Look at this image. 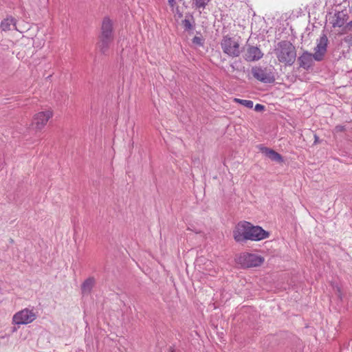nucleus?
Here are the masks:
<instances>
[{
    "label": "nucleus",
    "instance_id": "1",
    "mask_svg": "<svg viewBox=\"0 0 352 352\" xmlns=\"http://www.w3.org/2000/svg\"><path fill=\"white\" fill-rule=\"evenodd\" d=\"M274 53L278 60L285 65H292L296 58V47L288 41L279 42L274 50Z\"/></svg>",
    "mask_w": 352,
    "mask_h": 352
},
{
    "label": "nucleus",
    "instance_id": "2",
    "mask_svg": "<svg viewBox=\"0 0 352 352\" xmlns=\"http://www.w3.org/2000/svg\"><path fill=\"white\" fill-rule=\"evenodd\" d=\"M114 38L113 23L109 17H104L101 25V30L98 47L102 53H105L109 48L110 44Z\"/></svg>",
    "mask_w": 352,
    "mask_h": 352
},
{
    "label": "nucleus",
    "instance_id": "3",
    "mask_svg": "<svg viewBox=\"0 0 352 352\" xmlns=\"http://www.w3.org/2000/svg\"><path fill=\"white\" fill-rule=\"evenodd\" d=\"M54 111L47 108L33 114L29 129L35 133L42 132L47 125L48 122L54 117Z\"/></svg>",
    "mask_w": 352,
    "mask_h": 352
},
{
    "label": "nucleus",
    "instance_id": "4",
    "mask_svg": "<svg viewBox=\"0 0 352 352\" xmlns=\"http://www.w3.org/2000/svg\"><path fill=\"white\" fill-rule=\"evenodd\" d=\"M221 49L224 54L231 57H238L241 54L239 39L229 35L224 36L221 42Z\"/></svg>",
    "mask_w": 352,
    "mask_h": 352
},
{
    "label": "nucleus",
    "instance_id": "5",
    "mask_svg": "<svg viewBox=\"0 0 352 352\" xmlns=\"http://www.w3.org/2000/svg\"><path fill=\"white\" fill-rule=\"evenodd\" d=\"M238 261L243 267L250 268L261 266L265 258L261 255L244 252L239 256Z\"/></svg>",
    "mask_w": 352,
    "mask_h": 352
},
{
    "label": "nucleus",
    "instance_id": "6",
    "mask_svg": "<svg viewBox=\"0 0 352 352\" xmlns=\"http://www.w3.org/2000/svg\"><path fill=\"white\" fill-rule=\"evenodd\" d=\"M250 223L246 221L239 222L234 227L232 235L235 241L238 243L248 241Z\"/></svg>",
    "mask_w": 352,
    "mask_h": 352
},
{
    "label": "nucleus",
    "instance_id": "7",
    "mask_svg": "<svg viewBox=\"0 0 352 352\" xmlns=\"http://www.w3.org/2000/svg\"><path fill=\"white\" fill-rule=\"evenodd\" d=\"M36 319V315L32 309L25 308L12 317V322L16 324H28L32 323Z\"/></svg>",
    "mask_w": 352,
    "mask_h": 352
},
{
    "label": "nucleus",
    "instance_id": "8",
    "mask_svg": "<svg viewBox=\"0 0 352 352\" xmlns=\"http://www.w3.org/2000/svg\"><path fill=\"white\" fill-rule=\"evenodd\" d=\"M270 236V233L263 230L261 226H253L250 223L248 241H259Z\"/></svg>",
    "mask_w": 352,
    "mask_h": 352
},
{
    "label": "nucleus",
    "instance_id": "9",
    "mask_svg": "<svg viewBox=\"0 0 352 352\" xmlns=\"http://www.w3.org/2000/svg\"><path fill=\"white\" fill-rule=\"evenodd\" d=\"M328 39L326 35L322 36L318 41L317 45L314 49V53L313 58L317 60L320 61L323 59L326 52L327 47Z\"/></svg>",
    "mask_w": 352,
    "mask_h": 352
},
{
    "label": "nucleus",
    "instance_id": "10",
    "mask_svg": "<svg viewBox=\"0 0 352 352\" xmlns=\"http://www.w3.org/2000/svg\"><path fill=\"white\" fill-rule=\"evenodd\" d=\"M252 74L259 81L263 82H272L274 81V76L271 72H268L267 69L254 67L252 69Z\"/></svg>",
    "mask_w": 352,
    "mask_h": 352
},
{
    "label": "nucleus",
    "instance_id": "11",
    "mask_svg": "<svg viewBox=\"0 0 352 352\" xmlns=\"http://www.w3.org/2000/svg\"><path fill=\"white\" fill-rule=\"evenodd\" d=\"M263 56V54L258 47L250 46L246 50L245 58L248 61H256L261 59Z\"/></svg>",
    "mask_w": 352,
    "mask_h": 352
},
{
    "label": "nucleus",
    "instance_id": "12",
    "mask_svg": "<svg viewBox=\"0 0 352 352\" xmlns=\"http://www.w3.org/2000/svg\"><path fill=\"white\" fill-rule=\"evenodd\" d=\"M261 151L273 161L278 162H283V157L279 153L271 148L267 147H261Z\"/></svg>",
    "mask_w": 352,
    "mask_h": 352
},
{
    "label": "nucleus",
    "instance_id": "13",
    "mask_svg": "<svg viewBox=\"0 0 352 352\" xmlns=\"http://www.w3.org/2000/svg\"><path fill=\"white\" fill-rule=\"evenodd\" d=\"M96 283L94 277H89L81 285V290L83 294H89Z\"/></svg>",
    "mask_w": 352,
    "mask_h": 352
},
{
    "label": "nucleus",
    "instance_id": "14",
    "mask_svg": "<svg viewBox=\"0 0 352 352\" xmlns=\"http://www.w3.org/2000/svg\"><path fill=\"white\" fill-rule=\"evenodd\" d=\"M313 55L310 53H303L299 58L300 66L306 69L311 65V58Z\"/></svg>",
    "mask_w": 352,
    "mask_h": 352
},
{
    "label": "nucleus",
    "instance_id": "15",
    "mask_svg": "<svg viewBox=\"0 0 352 352\" xmlns=\"http://www.w3.org/2000/svg\"><path fill=\"white\" fill-rule=\"evenodd\" d=\"M1 28L3 31H9L12 28H16V21L12 17L6 18L2 21L1 23Z\"/></svg>",
    "mask_w": 352,
    "mask_h": 352
},
{
    "label": "nucleus",
    "instance_id": "16",
    "mask_svg": "<svg viewBox=\"0 0 352 352\" xmlns=\"http://www.w3.org/2000/svg\"><path fill=\"white\" fill-rule=\"evenodd\" d=\"M233 101L236 103L241 104L249 109H252L253 107V102L252 100H242L237 98H234L233 99Z\"/></svg>",
    "mask_w": 352,
    "mask_h": 352
},
{
    "label": "nucleus",
    "instance_id": "17",
    "mask_svg": "<svg viewBox=\"0 0 352 352\" xmlns=\"http://www.w3.org/2000/svg\"><path fill=\"white\" fill-rule=\"evenodd\" d=\"M194 21L192 18L191 19L186 18L182 21V25L186 30H190L193 28Z\"/></svg>",
    "mask_w": 352,
    "mask_h": 352
},
{
    "label": "nucleus",
    "instance_id": "18",
    "mask_svg": "<svg viewBox=\"0 0 352 352\" xmlns=\"http://www.w3.org/2000/svg\"><path fill=\"white\" fill-rule=\"evenodd\" d=\"M210 0H194V3L197 8H204Z\"/></svg>",
    "mask_w": 352,
    "mask_h": 352
},
{
    "label": "nucleus",
    "instance_id": "19",
    "mask_svg": "<svg viewBox=\"0 0 352 352\" xmlns=\"http://www.w3.org/2000/svg\"><path fill=\"white\" fill-rule=\"evenodd\" d=\"M204 38L201 36H195L192 38V43L193 44L198 45V46H203L204 45Z\"/></svg>",
    "mask_w": 352,
    "mask_h": 352
},
{
    "label": "nucleus",
    "instance_id": "20",
    "mask_svg": "<svg viewBox=\"0 0 352 352\" xmlns=\"http://www.w3.org/2000/svg\"><path fill=\"white\" fill-rule=\"evenodd\" d=\"M344 41L345 43H346L349 47H352V34L346 36L344 38Z\"/></svg>",
    "mask_w": 352,
    "mask_h": 352
},
{
    "label": "nucleus",
    "instance_id": "21",
    "mask_svg": "<svg viewBox=\"0 0 352 352\" xmlns=\"http://www.w3.org/2000/svg\"><path fill=\"white\" fill-rule=\"evenodd\" d=\"M264 109H265V107L260 104H256L254 107V109L256 111H261L264 110Z\"/></svg>",
    "mask_w": 352,
    "mask_h": 352
},
{
    "label": "nucleus",
    "instance_id": "22",
    "mask_svg": "<svg viewBox=\"0 0 352 352\" xmlns=\"http://www.w3.org/2000/svg\"><path fill=\"white\" fill-rule=\"evenodd\" d=\"M168 3H169V5L171 6V7H173L175 1V0H168Z\"/></svg>",
    "mask_w": 352,
    "mask_h": 352
},
{
    "label": "nucleus",
    "instance_id": "23",
    "mask_svg": "<svg viewBox=\"0 0 352 352\" xmlns=\"http://www.w3.org/2000/svg\"><path fill=\"white\" fill-rule=\"evenodd\" d=\"M336 129H337L338 131H343V130H344V127H343V126H336Z\"/></svg>",
    "mask_w": 352,
    "mask_h": 352
},
{
    "label": "nucleus",
    "instance_id": "24",
    "mask_svg": "<svg viewBox=\"0 0 352 352\" xmlns=\"http://www.w3.org/2000/svg\"><path fill=\"white\" fill-rule=\"evenodd\" d=\"M348 26H351L352 28V21H350L348 24H347Z\"/></svg>",
    "mask_w": 352,
    "mask_h": 352
},
{
    "label": "nucleus",
    "instance_id": "25",
    "mask_svg": "<svg viewBox=\"0 0 352 352\" xmlns=\"http://www.w3.org/2000/svg\"><path fill=\"white\" fill-rule=\"evenodd\" d=\"M170 352H175L173 350H171Z\"/></svg>",
    "mask_w": 352,
    "mask_h": 352
}]
</instances>
